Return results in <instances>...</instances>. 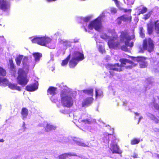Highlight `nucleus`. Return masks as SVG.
Segmentation results:
<instances>
[{"label": "nucleus", "mask_w": 159, "mask_h": 159, "mask_svg": "<svg viewBox=\"0 0 159 159\" xmlns=\"http://www.w3.org/2000/svg\"><path fill=\"white\" fill-rule=\"evenodd\" d=\"M67 93V91L66 89H64L61 91V102L63 106L70 107L73 105V101L72 98L70 96H69Z\"/></svg>", "instance_id": "7ed1b4c3"}, {"label": "nucleus", "mask_w": 159, "mask_h": 159, "mask_svg": "<svg viewBox=\"0 0 159 159\" xmlns=\"http://www.w3.org/2000/svg\"><path fill=\"white\" fill-rule=\"evenodd\" d=\"M93 88L86 89L83 90V92L85 94L90 95L93 97Z\"/></svg>", "instance_id": "a211bd4d"}, {"label": "nucleus", "mask_w": 159, "mask_h": 159, "mask_svg": "<svg viewBox=\"0 0 159 159\" xmlns=\"http://www.w3.org/2000/svg\"><path fill=\"white\" fill-rule=\"evenodd\" d=\"M133 157L134 158H137L138 157V155L135 153L133 155Z\"/></svg>", "instance_id": "de8ad7c7"}, {"label": "nucleus", "mask_w": 159, "mask_h": 159, "mask_svg": "<svg viewBox=\"0 0 159 159\" xmlns=\"http://www.w3.org/2000/svg\"><path fill=\"white\" fill-rule=\"evenodd\" d=\"M18 74L17 78V83L22 86H24L29 81L26 73L23 69L20 68L18 69Z\"/></svg>", "instance_id": "20e7f679"}, {"label": "nucleus", "mask_w": 159, "mask_h": 159, "mask_svg": "<svg viewBox=\"0 0 159 159\" xmlns=\"http://www.w3.org/2000/svg\"><path fill=\"white\" fill-rule=\"evenodd\" d=\"M90 19V17H87L83 18V21L84 22H89Z\"/></svg>", "instance_id": "37998d69"}, {"label": "nucleus", "mask_w": 159, "mask_h": 159, "mask_svg": "<svg viewBox=\"0 0 159 159\" xmlns=\"http://www.w3.org/2000/svg\"><path fill=\"white\" fill-rule=\"evenodd\" d=\"M38 89V86L35 83L27 85L25 88V89L29 92L34 91Z\"/></svg>", "instance_id": "f8f14e48"}, {"label": "nucleus", "mask_w": 159, "mask_h": 159, "mask_svg": "<svg viewBox=\"0 0 159 159\" xmlns=\"http://www.w3.org/2000/svg\"><path fill=\"white\" fill-rule=\"evenodd\" d=\"M8 80L5 78H2L0 77V84L2 83V84L5 85V86L8 85L9 83Z\"/></svg>", "instance_id": "4be33fe9"}, {"label": "nucleus", "mask_w": 159, "mask_h": 159, "mask_svg": "<svg viewBox=\"0 0 159 159\" xmlns=\"http://www.w3.org/2000/svg\"><path fill=\"white\" fill-rule=\"evenodd\" d=\"M9 62L10 64V68L11 70H13L15 69V66L12 58L10 59L9 60Z\"/></svg>", "instance_id": "cd10ccee"}, {"label": "nucleus", "mask_w": 159, "mask_h": 159, "mask_svg": "<svg viewBox=\"0 0 159 159\" xmlns=\"http://www.w3.org/2000/svg\"><path fill=\"white\" fill-rule=\"evenodd\" d=\"M100 95H99V94H98V90H95V96L96 97V98H97V97L98 96H100Z\"/></svg>", "instance_id": "49530a36"}, {"label": "nucleus", "mask_w": 159, "mask_h": 159, "mask_svg": "<svg viewBox=\"0 0 159 159\" xmlns=\"http://www.w3.org/2000/svg\"><path fill=\"white\" fill-rule=\"evenodd\" d=\"M122 20H121V19L120 18V17H118L117 19V23L118 25H120L121 23V21Z\"/></svg>", "instance_id": "c03bdc74"}, {"label": "nucleus", "mask_w": 159, "mask_h": 159, "mask_svg": "<svg viewBox=\"0 0 159 159\" xmlns=\"http://www.w3.org/2000/svg\"><path fill=\"white\" fill-rule=\"evenodd\" d=\"M33 55L34 57L35 60L36 61H39L40 58L42 56L41 53L38 52L33 53Z\"/></svg>", "instance_id": "aec40b11"}, {"label": "nucleus", "mask_w": 159, "mask_h": 159, "mask_svg": "<svg viewBox=\"0 0 159 159\" xmlns=\"http://www.w3.org/2000/svg\"><path fill=\"white\" fill-rule=\"evenodd\" d=\"M147 11H141V13H145Z\"/></svg>", "instance_id": "3c124183"}, {"label": "nucleus", "mask_w": 159, "mask_h": 159, "mask_svg": "<svg viewBox=\"0 0 159 159\" xmlns=\"http://www.w3.org/2000/svg\"><path fill=\"white\" fill-rule=\"evenodd\" d=\"M98 49L99 51L102 54L105 53L106 52L104 47L102 45L99 46Z\"/></svg>", "instance_id": "473e14b6"}, {"label": "nucleus", "mask_w": 159, "mask_h": 159, "mask_svg": "<svg viewBox=\"0 0 159 159\" xmlns=\"http://www.w3.org/2000/svg\"><path fill=\"white\" fill-rule=\"evenodd\" d=\"M116 6L118 7V8L120 10H127L126 9H123V7H121V4L117 0H113ZM129 10H131L129 9Z\"/></svg>", "instance_id": "a878e982"}, {"label": "nucleus", "mask_w": 159, "mask_h": 159, "mask_svg": "<svg viewBox=\"0 0 159 159\" xmlns=\"http://www.w3.org/2000/svg\"><path fill=\"white\" fill-rule=\"evenodd\" d=\"M73 58H75L78 61H80L84 59V55L82 52L78 51H75L73 54Z\"/></svg>", "instance_id": "6e6552de"}, {"label": "nucleus", "mask_w": 159, "mask_h": 159, "mask_svg": "<svg viewBox=\"0 0 159 159\" xmlns=\"http://www.w3.org/2000/svg\"><path fill=\"white\" fill-rule=\"evenodd\" d=\"M82 121L85 123H87L89 124H91L93 122L92 120H90V119H88L82 120Z\"/></svg>", "instance_id": "4c0bfd02"}, {"label": "nucleus", "mask_w": 159, "mask_h": 159, "mask_svg": "<svg viewBox=\"0 0 159 159\" xmlns=\"http://www.w3.org/2000/svg\"><path fill=\"white\" fill-rule=\"evenodd\" d=\"M147 30L148 33L149 35L153 34V26L152 23L150 22L147 24Z\"/></svg>", "instance_id": "2eb2a0df"}, {"label": "nucleus", "mask_w": 159, "mask_h": 159, "mask_svg": "<svg viewBox=\"0 0 159 159\" xmlns=\"http://www.w3.org/2000/svg\"><path fill=\"white\" fill-rule=\"evenodd\" d=\"M66 156V157H70V156H77V154L75 153H72L71 152H69V153H65Z\"/></svg>", "instance_id": "e433bc0d"}, {"label": "nucleus", "mask_w": 159, "mask_h": 159, "mask_svg": "<svg viewBox=\"0 0 159 159\" xmlns=\"http://www.w3.org/2000/svg\"><path fill=\"white\" fill-rule=\"evenodd\" d=\"M23 57V55H20L15 59V61L17 65L18 66L20 65Z\"/></svg>", "instance_id": "b1692460"}, {"label": "nucleus", "mask_w": 159, "mask_h": 159, "mask_svg": "<svg viewBox=\"0 0 159 159\" xmlns=\"http://www.w3.org/2000/svg\"><path fill=\"white\" fill-rule=\"evenodd\" d=\"M66 156L65 153L60 155L58 157V159H66Z\"/></svg>", "instance_id": "58836bf2"}, {"label": "nucleus", "mask_w": 159, "mask_h": 159, "mask_svg": "<svg viewBox=\"0 0 159 159\" xmlns=\"http://www.w3.org/2000/svg\"><path fill=\"white\" fill-rule=\"evenodd\" d=\"M101 38L104 39H109V37L105 33H102L100 36Z\"/></svg>", "instance_id": "f704fd0d"}, {"label": "nucleus", "mask_w": 159, "mask_h": 159, "mask_svg": "<svg viewBox=\"0 0 159 159\" xmlns=\"http://www.w3.org/2000/svg\"><path fill=\"white\" fill-rule=\"evenodd\" d=\"M44 159H48L46 158H45Z\"/></svg>", "instance_id": "4d7b16f0"}, {"label": "nucleus", "mask_w": 159, "mask_h": 159, "mask_svg": "<svg viewBox=\"0 0 159 159\" xmlns=\"http://www.w3.org/2000/svg\"><path fill=\"white\" fill-rule=\"evenodd\" d=\"M154 107L156 110H159V105L158 104H155Z\"/></svg>", "instance_id": "a18cd8bd"}, {"label": "nucleus", "mask_w": 159, "mask_h": 159, "mask_svg": "<svg viewBox=\"0 0 159 159\" xmlns=\"http://www.w3.org/2000/svg\"><path fill=\"white\" fill-rule=\"evenodd\" d=\"M8 85V87L12 90H16L19 91L21 90L20 87L18 86L16 84L9 83Z\"/></svg>", "instance_id": "dca6fc26"}, {"label": "nucleus", "mask_w": 159, "mask_h": 159, "mask_svg": "<svg viewBox=\"0 0 159 159\" xmlns=\"http://www.w3.org/2000/svg\"><path fill=\"white\" fill-rule=\"evenodd\" d=\"M119 61L120 62V64L119 63H117L114 64H108L107 66V68L109 70L110 75L112 77L113 76L116 74L114 71L117 72L122 71V67L125 66V65L126 63L133 64V62L127 59H120L119 60Z\"/></svg>", "instance_id": "f03ea898"}, {"label": "nucleus", "mask_w": 159, "mask_h": 159, "mask_svg": "<svg viewBox=\"0 0 159 159\" xmlns=\"http://www.w3.org/2000/svg\"><path fill=\"white\" fill-rule=\"evenodd\" d=\"M140 140L137 138H134L131 140L130 144L132 145H135L138 144L140 142Z\"/></svg>", "instance_id": "393cba45"}, {"label": "nucleus", "mask_w": 159, "mask_h": 159, "mask_svg": "<svg viewBox=\"0 0 159 159\" xmlns=\"http://www.w3.org/2000/svg\"><path fill=\"white\" fill-rule=\"evenodd\" d=\"M138 10H147V8L143 5H141L137 8Z\"/></svg>", "instance_id": "a19ab883"}, {"label": "nucleus", "mask_w": 159, "mask_h": 159, "mask_svg": "<svg viewBox=\"0 0 159 159\" xmlns=\"http://www.w3.org/2000/svg\"><path fill=\"white\" fill-rule=\"evenodd\" d=\"M110 149L113 153L121 154L122 153L117 144H111Z\"/></svg>", "instance_id": "9d476101"}, {"label": "nucleus", "mask_w": 159, "mask_h": 159, "mask_svg": "<svg viewBox=\"0 0 159 159\" xmlns=\"http://www.w3.org/2000/svg\"><path fill=\"white\" fill-rule=\"evenodd\" d=\"M126 11V10H125V12H127V11ZM130 11V12H131V11Z\"/></svg>", "instance_id": "5fc2aeb1"}, {"label": "nucleus", "mask_w": 159, "mask_h": 159, "mask_svg": "<svg viewBox=\"0 0 159 159\" xmlns=\"http://www.w3.org/2000/svg\"><path fill=\"white\" fill-rule=\"evenodd\" d=\"M152 12V11H151L148 13L144 15V18L145 20L148 19L151 16Z\"/></svg>", "instance_id": "c9c22d12"}, {"label": "nucleus", "mask_w": 159, "mask_h": 159, "mask_svg": "<svg viewBox=\"0 0 159 159\" xmlns=\"http://www.w3.org/2000/svg\"><path fill=\"white\" fill-rule=\"evenodd\" d=\"M125 3L128 5H132L134 3V0H126Z\"/></svg>", "instance_id": "79ce46f5"}, {"label": "nucleus", "mask_w": 159, "mask_h": 159, "mask_svg": "<svg viewBox=\"0 0 159 159\" xmlns=\"http://www.w3.org/2000/svg\"><path fill=\"white\" fill-rule=\"evenodd\" d=\"M134 114L136 115L139 116V114L137 112H134Z\"/></svg>", "instance_id": "603ef678"}, {"label": "nucleus", "mask_w": 159, "mask_h": 159, "mask_svg": "<svg viewBox=\"0 0 159 159\" xmlns=\"http://www.w3.org/2000/svg\"><path fill=\"white\" fill-rule=\"evenodd\" d=\"M76 143L78 145L80 146L84 147H86L88 146L87 144L81 141H77L76 142Z\"/></svg>", "instance_id": "2f4dec72"}, {"label": "nucleus", "mask_w": 159, "mask_h": 159, "mask_svg": "<svg viewBox=\"0 0 159 159\" xmlns=\"http://www.w3.org/2000/svg\"><path fill=\"white\" fill-rule=\"evenodd\" d=\"M79 61H77L75 58L73 57L69 62V65L70 68H73L77 64Z\"/></svg>", "instance_id": "4468645a"}, {"label": "nucleus", "mask_w": 159, "mask_h": 159, "mask_svg": "<svg viewBox=\"0 0 159 159\" xmlns=\"http://www.w3.org/2000/svg\"><path fill=\"white\" fill-rule=\"evenodd\" d=\"M154 30L157 34H159V20H157L155 21L154 22Z\"/></svg>", "instance_id": "6ab92c4d"}, {"label": "nucleus", "mask_w": 159, "mask_h": 159, "mask_svg": "<svg viewBox=\"0 0 159 159\" xmlns=\"http://www.w3.org/2000/svg\"><path fill=\"white\" fill-rule=\"evenodd\" d=\"M142 46L144 50H148L150 52H152L154 49V45L150 38L145 39L143 40Z\"/></svg>", "instance_id": "423d86ee"}, {"label": "nucleus", "mask_w": 159, "mask_h": 159, "mask_svg": "<svg viewBox=\"0 0 159 159\" xmlns=\"http://www.w3.org/2000/svg\"><path fill=\"white\" fill-rule=\"evenodd\" d=\"M55 129L53 126L49 124H47L45 128V130L47 132H48L52 130H54Z\"/></svg>", "instance_id": "bb28decb"}, {"label": "nucleus", "mask_w": 159, "mask_h": 159, "mask_svg": "<svg viewBox=\"0 0 159 159\" xmlns=\"http://www.w3.org/2000/svg\"><path fill=\"white\" fill-rule=\"evenodd\" d=\"M28 60V57H24V60H25L26 61H27Z\"/></svg>", "instance_id": "8fccbe9b"}, {"label": "nucleus", "mask_w": 159, "mask_h": 159, "mask_svg": "<svg viewBox=\"0 0 159 159\" xmlns=\"http://www.w3.org/2000/svg\"><path fill=\"white\" fill-rule=\"evenodd\" d=\"M70 57V54L69 55L66 57L64 60L62 61L61 65L62 66H64L67 65L68 61L69 60Z\"/></svg>", "instance_id": "5701e85b"}, {"label": "nucleus", "mask_w": 159, "mask_h": 159, "mask_svg": "<svg viewBox=\"0 0 159 159\" xmlns=\"http://www.w3.org/2000/svg\"><path fill=\"white\" fill-rule=\"evenodd\" d=\"M138 58H142V57H138Z\"/></svg>", "instance_id": "6e6d98bb"}, {"label": "nucleus", "mask_w": 159, "mask_h": 159, "mask_svg": "<svg viewBox=\"0 0 159 159\" xmlns=\"http://www.w3.org/2000/svg\"><path fill=\"white\" fill-rule=\"evenodd\" d=\"M102 26V23L100 18H97L91 21L88 25V28L90 30L94 29L97 31H99Z\"/></svg>", "instance_id": "0eeeda50"}, {"label": "nucleus", "mask_w": 159, "mask_h": 159, "mask_svg": "<svg viewBox=\"0 0 159 159\" xmlns=\"http://www.w3.org/2000/svg\"><path fill=\"white\" fill-rule=\"evenodd\" d=\"M157 157L159 158V154H157Z\"/></svg>", "instance_id": "864d4df0"}, {"label": "nucleus", "mask_w": 159, "mask_h": 159, "mask_svg": "<svg viewBox=\"0 0 159 159\" xmlns=\"http://www.w3.org/2000/svg\"><path fill=\"white\" fill-rule=\"evenodd\" d=\"M7 74L6 70L2 67L0 66V75L5 76Z\"/></svg>", "instance_id": "c85d7f7f"}, {"label": "nucleus", "mask_w": 159, "mask_h": 159, "mask_svg": "<svg viewBox=\"0 0 159 159\" xmlns=\"http://www.w3.org/2000/svg\"><path fill=\"white\" fill-rule=\"evenodd\" d=\"M57 88L53 87L50 86L47 90V95L54 96L56 94Z\"/></svg>", "instance_id": "ddd939ff"}, {"label": "nucleus", "mask_w": 159, "mask_h": 159, "mask_svg": "<svg viewBox=\"0 0 159 159\" xmlns=\"http://www.w3.org/2000/svg\"><path fill=\"white\" fill-rule=\"evenodd\" d=\"M148 64L147 62H143L139 64V66L141 68H145L147 67Z\"/></svg>", "instance_id": "72a5a7b5"}, {"label": "nucleus", "mask_w": 159, "mask_h": 159, "mask_svg": "<svg viewBox=\"0 0 159 159\" xmlns=\"http://www.w3.org/2000/svg\"><path fill=\"white\" fill-rule=\"evenodd\" d=\"M131 65H130L127 66H125V68L126 69H131L133 68V67H134L135 66H136V65H137V64H135L133 62V64H131Z\"/></svg>", "instance_id": "ea45409f"}, {"label": "nucleus", "mask_w": 159, "mask_h": 159, "mask_svg": "<svg viewBox=\"0 0 159 159\" xmlns=\"http://www.w3.org/2000/svg\"><path fill=\"white\" fill-rule=\"evenodd\" d=\"M143 51H142V52L143 53Z\"/></svg>", "instance_id": "13d9d810"}, {"label": "nucleus", "mask_w": 159, "mask_h": 159, "mask_svg": "<svg viewBox=\"0 0 159 159\" xmlns=\"http://www.w3.org/2000/svg\"><path fill=\"white\" fill-rule=\"evenodd\" d=\"M144 30L142 27L139 28V34L140 36L142 38H143L145 37V34H144Z\"/></svg>", "instance_id": "c756f323"}, {"label": "nucleus", "mask_w": 159, "mask_h": 159, "mask_svg": "<svg viewBox=\"0 0 159 159\" xmlns=\"http://www.w3.org/2000/svg\"><path fill=\"white\" fill-rule=\"evenodd\" d=\"M4 141V140L3 139H0V142L3 143Z\"/></svg>", "instance_id": "09e8293b"}, {"label": "nucleus", "mask_w": 159, "mask_h": 159, "mask_svg": "<svg viewBox=\"0 0 159 159\" xmlns=\"http://www.w3.org/2000/svg\"><path fill=\"white\" fill-rule=\"evenodd\" d=\"M10 9V5L4 0H0V9Z\"/></svg>", "instance_id": "9b49d317"}, {"label": "nucleus", "mask_w": 159, "mask_h": 159, "mask_svg": "<svg viewBox=\"0 0 159 159\" xmlns=\"http://www.w3.org/2000/svg\"><path fill=\"white\" fill-rule=\"evenodd\" d=\"M51 41L50 38L45 36L35 37L31 40L32 43H37L42 46H46Z\"/></svg>", "instance_id": "39448f33"}, {"label": "nucleus", "mask_w": 159, "mask_h": 159, "mask_svg": "<svg viewBox=\"0 0 159 159\" xmlns=\"http://www.w3.org/2000/svg\"><path fill=\"white\" fill-rule=\"evenodd\" d=\"M120 33L121 34L120 36V42L116 41L117 40L118 38V35H116L109 39L108 42V45L110 48H115L120 46L121 42H124L125 45L121 46L120 48L123 51H128V47L132 48L134 46L133 42L129 43V42L131 40L134 39L135 38V35L133 34L131 36H129L126 30L122 31Z\"/></svg>", "instance_id": "f257e3e1"}, {"label": "nucleus", "mask_w": 159, "mask_h": 159, "mask_svg": "<svg viewBox=\"0 0 159 159\" xmlns=\"http://www.w3.org/2000/svg\"><path fill=\"white\" fill-rule=\"evenodd\" d=\"M122 21H129V22L131 21V16H130L126 17L125 15H123L120 17Z\"/></svg>", "instance_id": "412c9836"}, {"label": "nucleus", "mask_w": 159, "mask_h": 159, "mask_svg": "<svg viewBox=\"0 0 159 159\" xmlns=\"http://www.w3.org/2000/svg\"><path fill=\"white\" fill-rule=\"evenodd\" d=\"M28 110L25 107H23L22 109L21 113L23 119L26 118L28 114Z\"/></svg>", "instance_id": "f3484780"}, {"label": "nucleus", "mask_w": 159, "mask_h": 159, "mask_svg": "<svg viewBox=\"0 0 159 159\" xmlns=\"http://www.w3.org/2000/svg\"><path fill=\"white\" fill-rule=\"evenodd\" d=\"M150 117L151 119L154 120L156 123L157 124L159 123V120L155 115L151 114Z\"/></svg>", "instance_id": "7c9ffc66"}, {"label": "nucleus", "mask_w": 159, "mask_h": 159, "mask_svg": "<svg viewBox=\"0 0 159 159\" xmlns=\"http://www.w3.org/2000/svg\"><path fill=\"white\" fill-rule=\"evenodd\" d=\"M93 98L92 97H87L84 99L82 103V107L88 106L93 102Z\"/></svg>", "instance_id": "1a4fd4ad"}]
</instances>
